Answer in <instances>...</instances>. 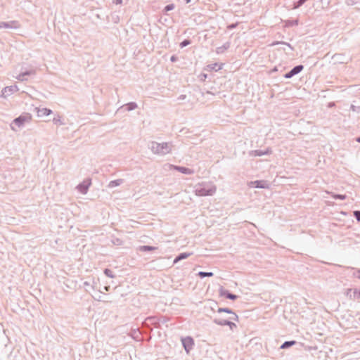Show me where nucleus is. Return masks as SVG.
I'll use <instances>...</instances> for the list:
<instances>
[{
  "mask_svg": "<svg viewBox=\"0 0 360 360\" xmlns=\"http://www.w3.org/2000/svg\"><path fill=\"white\" fill-rule=\"evenodd\" d=\"M172 144L169 142L158 143L156 141H151L149 145V148L153 153L159 155H165L172 152Z\"/></svg>",
  "mask_w": 360,
  "mask_h": 360,
  "instance_id": "1",
  "label": "nucleus"
},
{
  "mask_svg": "<svg viewBox=\"0 0 360 360\" xmlns=\"http://www.w3.org/2000/svg\"><path fill=\"white\" fill-rule=\"evenodd\" d=\"M217 191L214 185L210 182H202L195 186V194L198 196L213 195Z\"/></svg>",
  "mask_w": 360,
  "mask_h": 360,
  "instance_id": "2",
  "label": "nucleus"
},
{
  "mask_svg": "<svg viewBox=\"0 0 360 360\" xmlns=\"http://www.w3.org/2000/svg\"><path fill=\"white\" fill-rule=\"evenodd\" d=\"M32 115L28 112H25L20 115L19 117L15 118L11 124V128L13 131H17L13 125H16L18 128L22 127L25 123H29L32 120Z\"/></svg>",
  "mask_w": 360,
  "mask_h": 360,
  "instance_id": "3",
  "label": "nucleus"
},
{
  "mask_svg": "<svg viewBox=\"0 0 360 360\" xmlns=\"http://www.w3.org/2000/svg\"><path fill=\"white\" fill-rule=\"evenodd\" d=\"M165 167H167V169L169 170L174 169V170L178 171L182 174H188V175H191L195 173V171L192 169L185 167H181V166L174 165L172 164H166L165 165Z\"/></svg>",
  "mask_w": 360,
  "mask_h": 360,
  "instance_id": "4",
  "label": "nucleus"
},
{
  "mask_svg": "<svg viewBox=\"0 0 360 360\" xmlns=\"http://www.w3.org/2000/svg\"><path fill=\"white\" fill-rule=\"evenodd\" d=\"M159 321L157 316H148L143 322V325L145 327H149L150 325H153L155 328H159L160 326Z\"/></svg>",
  "mask_w": 360,
  "mask_h": 360,
  "instance_id": "5",
  "label": "nucleus"
},
{
  "mask_svg": "<svg viewBox=\"0 0 360 360\" xmlns=\"http://www.w3.org/2000/svg\"><path fill=\"white\" fill-rule=\"evenodd\" d=\"M91 184V180L86 179L83 181L82 183L79 184L77 186V188L81 193L86 194Z\"/></svg>",
  "mask_w": 360,
  "mask_h": 360,
  "instance_id": "6",
  "label": "nucleus"
},
{
  "mask_svg": "<svg viewBox=\"0 0 360 360\" xmlns=\"http://www.w3.org/2000/svg\"><path fill=\"white\" fill-rule=\"evenodd\" d=\"M304 69V66L302 65H298L292 68L288 72H287L284 77L286 79H290L294 77L295 75L300 73Z\"/></svg>",
  "mask_w": 360,
  "mask_h": 360,
  "instance_id": "7",
  "label": "nucleus"
},
{
  "mask_svg": "<svg viewBox=\"0 0 360 360\" xmlns=\"http://www.w3.org/2000/svg\"><path fill=\"white\" fill-rule=\"evenodd\" d=\"M182 345L186 351V352H188L194 345V341L193 339L191 337H186L181 340Z\"/></svg>",
  "mask_w": 360,
  "mask_h": 360,
  "instance_id": "8",
  "label": "nucleus"
},
{
  "mask_svg": "<svg viewBox=\"0 0 360 360\" xmlns=\"http://www.w3.org/2000/svg\"><path fill=\"white\" fill-rule=\"evenodd\" d=\"M219 295L231 300H236L238 298V295L230 292L228 290H225L222 287L219 289Z\"/></svg>",
  "mask_w": 360,
  "mask_h": 360,
  "instance_id": "9",
  "label": "nucleus"
},
{
  "mask_svg": "<svg viewBox=\"0 0 360 360\" xmlns=\"http://www.w3.org/2000/svg\"><path fill=\"white\" fill-rule=\"evenodd\" d=\"M2 28L6 29H18L20 27V23L16 20H12L9 22H1Z\"/></svg>",
  "mask_w": 360,
  "mask_h": 360,
  "instance_id": "10",
  "label": "nucleus"
},
{
  "mask_svg": "<svg viewBox=\"0 0 360 360\" xmlns=\"http://www.w3.org/2000/svg\"><path fill=\"white\" fill-rule=\"evenodd\" d=\"M271 149L268 148L265 150H255L250 152V155L253 156H262L264 155H270L271 153Z\"/></svg>",
  "mask_w": 360,
  "mask_h": 360,
  "instance_id": "11",
  "label": "nucleus"
},
{
  "mask_svg": "<svg viewBox=\"0 0 360 360\" xmlns=\"http://www.w3.org/2000/svg\"><path fill=\"white\" fill-rule=\"evenodd\" d=\"M252 186L255 188H268V184L265 181L262 180H257L254 181H251Z\"/></svg>",
  "mask_w": 360,
  "mask_h": 360,
  "instance_id": "12",
  "label": "nucleus"
},
{
  "mask_svg": "<svg viewBox=\"0 0 360 360\" xmlns=\"http://www.w3.org/2000/svg\"><path fill=\"white\" fill-rule=\"evenodd\" d=\"M17 89L18 88L16 86H6L2 90V95L4 97H6L17 91Z\"/></svg>",
  "mask_w": 360,
  "mask_h": 360,
  "instance_id": "13",
  "label": "nucleus"
},
{
  "mask_svg": "<svg viewBox=\"0 0 360 360\" xmlns=\"http://www.w3.org/2000/svg\"><path fill=\"white\" fill-rule=\"evenodd\" d=\"M193 253L192 252H181L180 254H179L174 259V264H176L177 262H179V261L181 260H183V259H187L188 257H190L191 255H192Z\"/></svg>",
  "mask_w": 360,
  "mask_h": 360,
  "instance_id": "14",
  "label": "nucleus"
},
{
  "mask_svg": "<svg viewBox=\"0 0 360 360\" xmlns=\"http://www.w3.org/2000/svg\"><path fill=\"white\" fill-rule=\"evenodd\" d=\"M230 46H231V43L229 41H227L225 44H224L221 46L217 47L216 49V53L217 54H221L225 51H226L228 49H229Z\"/></svg>",
  "mask_w": 360,
  "mask_h": 360,
  "instance_id": "15",
  "label": "nucleus"
},
{
  "mask_svg": "<svg viewBox=\"0 0 360 360\" xmlns=\"http://www.w3.org/2000/svg\"><path fill=\"white\" fill-rule=\"evenodd\" d=\"M222 66H223L222 63L219 64L217 63H215L210 64L207 67V70H214V71L217 72V71L222 69Z\"/></svg>",
  "mask_w": 360,
  "mask_h": 360,
  "instance_id": "16",
  "label": "nucleus"
},
{
  "mask_svg": "<svg viewBox=\"0 0 360 360\" xmlns=\"http://www.w3.org/2000/svg\"><path fill=\"white\" fill-rule=\"evenodd\" d=\"M124 182L122 179L110 181L108 185V188H114L120 186Z\"/></svg>",
  "mask_w": 360,
  "mask_h": 360,
  "instance_id": "17",
  "label": "nucleus"
},
{
  "mask_svg": "<svg viewBox=\"0 0 360 360\" xmlns=\"http://www.w3.org/2000/svg\"><path fill=\"white\" fill-rule=\"evenodd\" d=\"M121 108H125V109L127 111H131V110L136 109L138 108V105L135 102H129V103L122 105Z\"/></svg>",
  "mask_w": 360,
  "mask_h": 360,
  "instance_id": "18",
  "label": "nucleus"
},
{
  "mask_svg": "<svg viewBox=\"0 0 360 360\" xmlns=\"http://www.w3.org/2000/svg\"><path fill=\"white\" fill-rule=\"evenodd\" d=\"M38 115L39 117L48 116L52 113V110L46 108L38 109Z\"/></svg>",
  "mask_w": 360,
  "mask_h": 360,
  "instance_id": "19",
  "label": "nucleus"
},
{
  "mask_svg": "<svg viewBox=\"0 0 360 360\" xmlns=\"http://www.w3.org/2000/svg\"><path fill=\"white\" fill-rule=\"evenodd\" d=\"M157 247L150 245H141L139 247V250L141 252H149L157 250Z\"/></svg>",
  "mask_w": 360,
  "mask_h": 360,
  "instance_id": "20",
  "label": "nucleus"
},
{
  "mask_svg": "<svg viewBox=\"0 0 360 360\" xmlns=\"http://www.w3.org/2000/svg\"><path fill=\"white\" fill-rule=\"evenodd\" d=\"M227 321H228V320L221 319L217 318V317L213 319V322L215 324H217L218 326H226L227 323Z\"/></svg>",
  "mask_w": 360,
  "mask_h": 360,
  "instance_id": "21",
  "label": "nucleus"
},
{
  "mask_svg": "<svg viewBox=\"0 0 360 360\" xmlns=\"http://www.w3.org/2000/svg\"><path fill=\"white\" fill-rule=\"evenodd\" d=\"M295 343H296V342L294 340L285 341L281 345V349H288V348L290 347L291 346L294 345Z\"/></svg>",
  "mask_w": 360,
  "mask_h": 360,
  "instance_id": "22",
  "label": "nucleus"
},
{
  "mask_svg": "<svg viewBox=\"0 0 360 360\" xmlns=\"http://www.w3.org/2000/svg\"><path fill=\"white\" fill-rule=\"evenodd\" d=\"M198 276L200 278H203L205 277H212L214 276V274L212 272L199 271Z\"/></svg>",
  "mask_w": 360,
  "mask_h": 360,
  "instance_id": "23",
  "label": "nucleus"
},
{
  "mask_svg": "<svg viewBox=\"0 0 360 360\" xmlns=\"http://www.w3.org/2000/svg\"><path fill=\"white\" fill-rule=\"evenodd\" d=\"M349 298L352 300L360 298V289L355 288L353 290V297L352 295H349Z\"/></svg>",
  "mask_w": 360,
  "mask_h": 360,
  "instance_id": "24",
  "label": "nucleus"
},
{
  "mask_svg": "<svg viewBox=\"0 0 360 360\" xmlns=\"http://www.w3.org/2000/svg\"><path fill=\"white\" fill-rule=\"evenodd\" d=\"M330 195L332 196L333 198L335 199V200H344L346 199L347 198V195H342V194H335L333 193H330Z\"/></svg>",
  "mask_w": 360,
  "mask_h": 360,
  "instance_id": "25",
  "label": "nucleus"
},
{
  "mask_svg": "<svg viewBox=\"0 0 360 360\" xmlns=\"http://www.w3.org/2000/svg\"><path fill=\"white\" fill-rule=\"evenodd\" d=\"M103 273L104 274L109 277V278H115V275L113 274L112 271L110 270V269H105L104 271H103Z\"/></svg>",
  "mask_w": 360,
  "mask_h": 360,
  "instance_id": "26",
  "label": "nucleus"
},
{
  "mask_svg": "<svg viewBox=\"0 0 360 360\" xmlns=\"http://www.w3.org/2000/svg\"><path fill=\"white\" fill-rule=\"evenodd\" d=\"M307 0H298L297 2H295L293 4V8L297 9L302 6Z\"/></svg>",
  "mask_w": 360,
  "mask_h": 360,
  "instance_id": "27",
  "label": "nucleus"
},
{
  "mask_svg": "<svg viewBox=\"0 0 360 360\" xmlns=\"http://www.w3.org/2000/svg\"><path fill=\"white\" fill-rule=\"evenodd\" d=\"M174 8V4H168L167 5L165 8H164V13H167V12L173 10Z\"/></svg>",
  "mask_w": 360,
  "mask_h": 360,
  "instance_id": "28",
  "label": "nucleus"
},
{
  "mask_svg": "<svg viewBox=\"0 0 360 360\" xmlns=\"http://www.w3.org/2000/svg\"><path fill=\"white\" fill-rule=\"evenodd\" d=\"M217 312L218 313L226 312V313L231 314L233 313V311L229 308H218Z\"/></svg>",
  "mask_w": 360,
  "mask_h": 360,
  "instance_id": "29",
  "label": "nucleus"
},
{
  "mask_svg": "<svg viewBox=\"0 0 360 360\" xmlns=\"http://www.w3.org/2000/svg\"><path fill=\"white\" fill-rule=\"evenodd\" d=\"M191 41L190 39H184L183 41H181L179 44L181 48L186 47V46L191 44Z\"/></svg>",
  "mask_w": 360,
  "mask_h": 360,
  "instance_id": "30",
  "label": "nucleus"
},
{
  "mask_svg": "<svg viewBox=\"0 0 360 360\" xmlns=\"http://www.w3.org/2000/svg\"><path fill=\"white\" fill-rule=\"evenodd\" d=\"M53 122L54 124H58L60 125L64 124V123L61 120V118L60 116H58L57 117H54L53 120Z\"/></svg>",
  "mask_w": 360,
  "mask_h": 360,
  "instance_id": "31",
  "label": "nucleus"
},
{
  "mask_svg": "<svg viewBox=\"0 0 360 360\" xmlns=\"http://www.w3.org/2000/svg\"><path fill=\"white\" fill-rule=\"evenodd\" d=\"M24 75L26 76H30V75H34L36 74V71L34 70H27L22 72Z\"/></svg>",
  "mask_w": 360,
  "mask_h": 360,
  "instance_id": "32",
  "label": "nucleus"
},
{
  "mask_svg": "<svg viewBox=\"0 0 360 360\" xmlns=\"http://www.w3.org/2000/svg\"><path fill=\"white\" fill-rule=\"evenodd\" d=\"M226 326H229L231 330H233V328H236V325L233 322L230 321L229 320H228Z\"/></svg>",
  "mask_w": 360,
  "mask_h": 360,
  "instance_id": "33",
  "label": "nucleus"
},
{
  "mask_svg": "<svg viewBox=\"0 0 360 360\" xmlns=\"http://www.w3.org/2000/svg\"><path fill=\"white\" fill-rule=\"evenodd\" d=\"M354 217L358 221H360V210H356L354 212Z\"/></svg>",
  "mask_w": 360,
  "mask_h": 360,
  "instance_id": "34",
  "label": "nucleus"
},
{
  "mask_svg": "<svg viewBox=\"0 0 360 360\" xmlns=\"http://www.w3.org/2000/svg\"><path fill=\"white\" fill-rule=\"evenodd\" d=\"M17 79L20 80V81H25V80H27V79L25 78V76L24 75V74L22 72L20 73V75H18L17 77H16Z\"/></svg>",
  "mask_w": 360,
  "mask_h": 360,
  "instance_id": "35",
  "label": "nucleus"
},
{
  "mask_svg": "<svg viewBox=\"0 0 360 360\" xmlns=\"http://www.w3.org/2000/svg\"><path fill=\"white\" fill-rule=\"evenodd\" d=\"M238 22L230 24L227 26V29L231 30L233 29H235L238 26Z\"/></svg>",
  "mask_w": 360,
  "mask_h": 360,
  "instance_id": "36",
  "label": "nucleus"
},
{
  "mask_svg": "<svg viewBox=\"0 0 360 360\" xmlns=\"http://www.w3.org/2000/svg\"><path fill=\"white\" fill-rule=\"evenodd\" d=\"M231 314L233 316L231 317H230V319L238 321V315L234 311H233V313Z\"/></svg>",
  "mask_w": 360,
  "mask_h": 360,
  "instance_id": "37",
  "label": "nucleus"
},
{
  "mask_svg": "<svg viewBox=\"0 0 360 360\" xmlns=\"http://www.w3.org/2000/svg\"><path fill=\"white\" fill-rule=\"evenodd\" d=\"M84 286H90L92 289H94L95 287L94 285H91V283L89 281L84 282Z\"/></svg>",
  "mask_w": 360,
  "mask_h": 360,
  "instance_id": "38",
  "label": "nucleus"
},
{
  "mask_svg": "<svg viewBox=\"0 0 360 360\" xmlns=\"http://www.w3.org/2000/svg\"><path fill=\"white\" fill-rule=\"evenodd\" d=\"M170 60H171V62L174 63L178 60V58L175 55H173L171 56Z\"/></svg>",
  "mask_w": 360,
  "mask_h": 360,
  "instance_id": "39",
  "label": "nucleus"
},
{
  "mask_svg": "<svg viewBox=\"0 0 360 360\" xmlns=\"http://www.w3.org/2000/svg\"><path fill=\"white\" fill-rule=\"evenodd\" d=\"M186 98V95H181L179 97V100H184Z\"/></svg>",
  "mask_w": 360,
  "mask_h": 360,
  "instance_id": "40",
  "label": "nucleus"
},
{
  "mask_svg": "<svg viewBox=\"0 0 360 360\" xmlns=\"http://www.w3.org/2000/svg\"><path fill=\"white\" fill-rule=\"evenodd\" d=\"M292 25H298V20H295L292 22Z\"/></svg>",
  "mask_w": 360,
  "mask_h": 360,
  "instance_id": "41",
  "label": "nucleus"
},
{
  "mask_svg": "<svg viewBox=\"0 0 360 360\" xmlns=\"http://www.w3.org/2000/svg\"><path fill=\"white\" fill-rule=\"evenodd\" d=\"M122 2V0H115L116 4H121Z\"/></svg>",
  "mask_w": 360,
  "mask_h": 360,
  "instance_id": "42",
  "label": "nucleus"
},
{
  "mask_svg": "<svg viewBox=\"0 0 360 360\" xmlns=\"http://www.w3.org/2000/svg\"><path fill=\"white\" fill-rule=\"evenodd\" d=\"M357 274L356 277L360 279V270H358Z\"/></svg>",
  "mask_w": 360,
  "mask_h": 360,
  "instance_id": "43",
  "label": "nucleus"
},
{
  "mask_svg": "<svg viewBox=\"0 0 360 360\" xmlns=\"http://www.w3.org/2000/svg\"><path fill=\"white\" fill-rule=\"evenodd\" d=\"M110 287L108 285V286H105V287L104 288V289H105L106 291H108V290H110Z\"/></svg>",
  "mask_w": 360,
  "mask_h": 360,
  "instance_id": "44",
  "label": "nucleus"
},
{
  "mask_svg": "<svg viewBox=\"0 0 360 360\" xmlns=\"http://www.w3.org/2000/svg\"><path fill=\"white\" fill-rule=\"evenodd\" d=\"M284 44V42H283ZM285 44L288 45L291 49H293V48L291 46V45L288 43H285Z\"/></svg>",
  "mask_w": 360,
  "mask_h": 360,
  "instance_id": "45",
  "label": "nucleus"
},
{
  "mask_svg": "<svg viewBox=\"0 0 360 360\" xmlns=\"http://www.w3.org/2000/svg\"><path fill=\"white\" fill-rule=\"evenodd\" d=\"M191 0H184L186 4H189Z\"/></svg>",
  "mask_w": 360,
  "mask_h": 360,
  "instance_id": "46",
  "label": "nucleus"
},
{
  "mask_svg": "<svg viewBox=\"0 0 360 360\" xmlns=\"http://www.w3.org/2000/svg\"><path fill=\"white\" fill-rule=\"evenodd\" d=\"M356 141L358 142V143H360V136L357 137L356 139Z\"/></svg>",
  "mask_w": 360,
  "mask_h": 360,
  "instance_id": "47",
  "label": "nucleus"
},
{
  "mask_svg": "<svg viewBox=\"0 0 360 360\" xmlns=\"http://www.w3.org/2000/svg\"><path fill=\"white\" fill-rule=\"evenodd\" d=\"M0 28H2L1 22H0Z\"/></svg>",
  "mask_w": 360,
  "mask_h": 360,
  "instance_id": "48",
  "label": "nucleus"
}]
</instances>
